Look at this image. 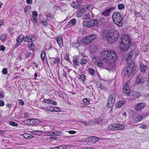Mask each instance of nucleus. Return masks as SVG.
<instances>
[{
	"instance_id": "1",
	"label": "nucleus",
	"mask_w": 149,
	"mask_h": 149,
	"mask_svg": "<svg viewBox=\"0 0 149 149\" xmlns=\"http://www.w3.org/2000/svg\"><path fill=\"white\" fill-rule=\"evenodd\" d=\"M101 58L105 63H111L117 61L118 57L115 50H107L102 51L100 54Z\"/></svg>"
},
{
	"instance_id": "2",
	"label": "nucleus",
	"mask_w": 149,
	"mask_h": 149,
	"mask_svg": "<svg viewBox=\"0 0 149 149\" xmlns=\"http://www.w3.org/2000/svg\"><path fill=\"white\" fill-rule=\"evenodd\" d=\"M101 38L103 39H107L108 42L110 44L115 42L118 37V33L117 31L110 32L106 31H102L100 34Z\"/></svg>"
},
{
	"instance_id": "3",
	"label": "nucleus",
	"mask_w": 149,
	"mask_h": 149,
	"mask_svg": "<svg viewBox=\"0 0 149 149\" xmlns=\"http://www.w3.org/2000/svg\"><path fill=\"white\" fill-rule=\"evenodd\" d=\"M131 53L132 52H129L127 60V66L126 68V73H125V74L127 77H129L132 74L135 65L134 62L132 61L131 58L132 57V55L131 54Z\"/></svg>"
},
{
	"instance_id": "4",
	"label": "nucleus",
	"mask_w": 149,
	"mask_h": 149,
	"mask_svg": "<svg viewBox=\"0 0 149 149\" xmlns=\"http://www.w3.org/2000/svg\"><path fill=\"white\" fill-rule=\"evenodd\" d=\"M121 40V43L120 46V50L122 51L128 50L131 43L130 37L126 35H123Z\"/></svg>"
},
{
	"instance_id": "5",
	"label": "nucleus",
	"mask_w": 149,
	"mask_h": 149,
	"mask_svg": "<svg viewBox=\"0 0 149 149\" xmlns=\"http://www.w3.org/2000/svg\"><path fill=\"white\" fill-rule=\"evenodd\" d=\"M114 23L118 26L122 27L123 25V19L121 14L118 12L114 13L112 15Z\"/></svg>"
},
{
	"instance_id": "6",
	"label": "nucleus",
	"mask_w": 149,
	"mask_h": 149,
	"mask_svg": "<svg viewBox=\"0 0 149 149\" xmlns=\"http://www.w3.org/2000/svg\"><path fill=\"white\" fill-rule=\"evenodd\" d=\"M97 38L96 35L92 34L86 36L81 40V42L85 44L88 45L92 42Z\"/></svg>"
},
{
	"instance_id": "7",
	"label": "nucleus",
	"mask_w": 149,
	"mask_h": 149,
	"mask_svg": "<svg viewBox=\"0 0 149 149\" xmlns=\"http://www.w3.org/2000/svg\"><path fill=\"white\" fill-rule=\"evenodd\" d=\"M124 127V125L117 123L114 124L109 126L107 127V129L109 130L114 131L123 129Z\"/></svg>"
},
{
	"instance_id": "8",
	"label": "nucleus",
	"mask_w": 149,
	"mask_h": 149,
	"mask_svg": "<svg viewBox=\"0 0 149 149\" xmlns=\"http://www.w3.org/2000/svg\"><path fill=\"white\" fill-rule=\"evenodd\" d=\"M100 21L97 20H92L90 21H84L83 25L85 26L91 27L97 26L99 23Z\"/></svg>"
},
{
	"instance_id": "9",
	"label": "nucleus",
	"mask_w": 149,
	"mask_h": 149,
	"mask_svg": "<svg viewBox=\"0 0 149 149\" xmlns=\"http://www.w3.org/2000/svg\"><path fill=\"white\" fill-rule=\"evenodd\" d=\"M116 99V95L114 94H110L107 101V106L109 107H112L115 103Z\"/></svg>"
},
{
	"instance_id": "10",
	"label": "nucleus",
	"mask_w": 149,
	"mask_h": 149,
	"mask_svg": "<svg viewBox=\"0 0 149 149\" xmlns=\"http://www.w3.org/2000/svg\"><path fill=\"white\" fill-rule=\"evenodd\" d=\"M146 80V78L143 74H139L136 78V82L138 84L144 83Z\"/></svg>"
},
{
	"instance_id": "11",
	"label": "nucleus",
	"mask_w": 149,
	"mask_h": 149,
	"mask_svg": "<svg viewBox=\"0 0 149 149\" xmlns=\"http://www.w3.org/2000/svg\"><path fill=\"white\" fill-rule=\"evenodd\" d=\"M130 89L129 86H128L127 83L126 82L124 85L123 92L124 95L126 96L129 95L130 93Z\"/></svg>"
},
{
	"instance_id": "12",
	"label": "nucleus",
	"mask_w": 149,
	"mask_h": 149,
	"mask_svg": "<svg viewBox=\"0 0 149 149\" xmlns=\"http://www.w3.org/2000/svg\"><path fill=\"white\" fill-rule=\"evenodd\" d=\"M92 61L96 65L99 67H101L103 65V63L97 57L93 58Z\"/></svg>"
},
{
	"instance_id": "13",
	"label": "nucleus",
	"mask_w": 149,
	"mask_h": 149,
	"mask_svg": "<svg viewBox=\"0 0 149 149\" xmlns=\"http://www.w3.org/2000/svg\"><path fill=\"white\" fill-rule=\"evenodd\" d=\"M146 106L145 103L144 102H141L138 103L136 106L135 109L137 111H138L144 108Z\"/></svg>"
},
{
	"instance_id": "14",
	"label": "nucleus",
	"mask_w": 149,
	"mask_h": 149,
	"mask_svg": "<svg viewBox=\"0 0 149 149\" xmlns=\"http://www.w3.org/2000/svg\"><path fill=\"white\" fill-rule=\"evenodd\" d=\"M115 9V7H112L109 8L107 9L104 11L102 12V15H104L105 16H109L110 12L113 10Z\"/></svg>"
},
{
	"instance_id": "15",
	"label": "nucleus",
	"mask_w": 149,
	"mask_h": 149,
	"mask_svg": "<svg viewBox=\"0 0 149 149\" xmlns=\"http://www.w3.org/2000/svg\"><path fill=\"white\" fill-rule=\"evenodd\" d=\"M24 39V36L22 34L20 35L16 40L17 43L15 45L16 47L18 46L22 42Z\"/></svg>"
},
{
	"instance_id": "16",
	"label": "nucleus",
	"mask_w": 149,
	"mask_h": 149,
	"mask_svg": "<svg viewBox=\"0 0 149 149\" xmlns=\"http://www.w3.org/2000/svg\"><path fill=\"white\" fill-rule=\"evenodd\" d=\"M139 64V68L141 72L143 74V73H145L147 69V67L146 65H144L141 63H140Z\"/></svg>"
},
{
	"instance_id": "17",
	"label": "nucleus",
	"mask_w": 149,
	"mask_h": 149,
	"mask_svg": "<svg viewBox=\"0 0 149 149\" xmlns=\"http://www.w3.org/2000/svg\"><path fill=\"white\" fill-rule=\"evenodd\" d=\"M143 116L140 115L139 113H136L135 114L133 118L136 121H139L143 119Z\"/></svg>"
},
{
	"instance_id": "18",
	"label": "nucleus",
	"mask_w": 149,
	"mask_h": 149,
	"mask_svg": "<svg viewBox=\"0 0 149 149\" xmlns=\"http://www.w3.org/2000/svg\"><path fill=\"white\" fill-rule=\"evenodd\" d=\"M52 100L48 99V100H43L45 103H47L49 104H52L54 105H57V103L55 101H53Z\"/></svg>"
},
{
	"instance_id": "19",
	"label": "nucleus",
	"mask_w": 149,
	"mask_h": 149,
	"mask_svg": "<svg viewBox=\"0 0 149 149\" xmlns=\"http://www.w3.org/2000/svg\"><path fill=\"white\" fill-rule=\"evenodd\" d=\"M85 6L83 7L82 8L80 9L78 13V15L79 16H81L83 14L85 11H86Z\"/></svg>"
},
{
	"instance_id": "20",
	"label": "nucleus",
	"mask_w": 149,
	"mask_h": 149,
	"mask_svg": "<svg viewBox=\"0 0 149 149\" xmlns=\"http://www.w3.org/2000/svg\"><path fill=\"white\" fill-rule=\"evenodd\" d=\"M125 102L124 101H120L116 103L115 104V107L117 109L120 108L123 105L125 104Z\"/></svg>"
},
{
	"instance_id": "21",
	"label": "nucleus",
	"mask_w": 149,
	"mask_h": 149,
	"mask_svg": "<svg viewBox=\"0 0 149 149\" xmlns=\"http://www.w3.org/2000/svg\"><path fill=\"white\" fill-rule=\"evenodd\" d=\"M32 40L31 38L28 36H24V41L25 42H32Z\"/></svg>"
},
{
	"instance_id": "22",
	"label": "nucleus",
	"mask_w": 149,
	"mask_h": 149,
	"mask_svg": "<svg viewBox=\"0 0 149 149\" xmlns=\"http://www.w3.org/2000/svg\"><path fill=\"white\" fill-rule=\"evenodd\" d=\"M31 123H32L31 125L38 124L40 122V120L37 119H31Z\"/></svg>"
},
{
	"instance_id": "23",
	"label": "nucleus",
	"mask_w": 149,
	"mask_h": 149,
	"mask_svg": "<svg viewBox=\"0 0 149 149\" xmlns=\"http://www.w3.org/2000/svg\"><path fill=\"white\" fill-rule=\"evenodd\" d=\"M56 41L58 44L60 46H61L63 45V41L62 37H60L57 39Z\"/></svg>"
},
{
	"instance_id": "24",
	"label": "nucleus",
	"mask_w": 149,
	"mask_h": 149,
	"mask_svg": "<svg viewBox=\"0 0 149 149\" xmlns=\"http://www.w3.org/2000/svg\"><path fill=\"white\" fill-rule=\"evenodd\" d=\"M60 60V58H53L51 59V61L52 62H53L55 64H57Z\"/></svg>"
},
{
	"instance_id": "25",
	"label": "nucleus",
	"mask_w": 149,
	"mask_h": 149,
	"mask_svg": "<svg viewBox=\"0 0 149 149\" xmlns=\"http://www.w3.org/2000/svg\"><path fill=\"white\" fill-rule=\"evenodd\" d=\"M24 137L26 139H32L34 137L33 136L28 134H23Z\"/></svg>"
},
{
	"instance_id": "26",
	"label": "nucleus",
	"mask_w": 149,
	"mask_h": 149,
	"mask_svg": "<svg viewBox=\"0 0 149 149\" xmlns=\"http://www.w3.org/2000/svg\"><path fill=\"white\" fill-rule=\"evenodd\" d=\"M28 47L29 48V50L33 51L35 48V47L34 44L31 43L30 44L28 45Z\"/></svg>"
},
{
	"instance_id": "27",
	"label": "nucleus",
	"mask_w": 149,
	"mask_h": 149,
	"mask_svg": "<svg viewBox=\"0 0 149 149\" xmlns=\"http://www.w3.org/2000/svg\"><path fill=\"white\" fill-rule=\"evenodd\" d=\"M31 19L32 22L34 24V25L36 26H37L38 25V23L37 21V20H38L37 18L31 17Z\"/></svg>"
},
{
	"instance_id": "28",
	"label": "nucleus",
	"mask_w": 149,
	"mask_h": 149,
	"mask_svg": "<svg viewBox=\"0 0 149 149\" xmlns=\"http://www.w3.org/2000/svg\"><path fill=\"white\" fill-rule=\"evenodd\" d=\"M34 55L31 52H26L25 54V58H28L29 57H32Z\"/></svg>"
},
{
	"instance_id": "29",
	"label": "nucleus",
	"mask_w": 149,
	"mask_h": 149,
	"mask_svg": "<svg viewBox=\"0 0 149 149\" xmlns=\"http://www.w3.org/2000/svg\"><path fill=\"white\" fill-rule=\"evenodd\" d=\"M86 9L87 11L88 10H91L92 9L94 6L92 5H88L86 6H85Z\"/></svg>"
},
{
	"instance_id": "30",
	"label": "nucleus",
	"mask_w": 149,
	"mask_h": 149,
	"mask_svg": "<svg viewBox=\"0 0 149 149\" xmlns=\"http://www.w3.org/2000/svg\"><path fill=\"white\" fill-rule=\"evenodd\" d=\"M31 9V7L30 6H28L25 8V13L27 14H29L30 10Z\"/></svg>"
},
{
	"instance_id": "31",
	"label": "nucleus",
	"mask_w": 149,
	"mask_h": 149,
	"mask_svg": "<svg viewBox=\"0 0 149 149\" xmlns=\"http://www.w3.org/2000/svg\"><path fill=\"white\" fill-rule=\"evenodd\" d=\"M7 37V35L6 34H2L0 37V40L1 41H4L6 40Z\"/></svg>"
},
{
	"instance_id": "32",
	"label": "nucleus",
	"mask_w": 149,
	"mask_h": 149,
	"mask_svg": "<svg viewBox=\"0 0 149 149\" xmlns=\"http://www.w3.org/2000/svg\"><path fill=\"white\" fill-rule=\"evenodd\" d=\"M41 57L43 61L44 59H45V58H46V53L45 51H43L41 52Z\"/></svg>"
},
{
	"instance_id": "33",
	"label": "nucleus",
	"mask_w": 149,
	"mask_h": 149,
	"mask_svg": "<svg viewBox=\"0 0 149 149\" xmlns=\"http://www.w3.org/2000/svg\"><path fill=\"white\" fill-rule=\"evenodd\" d=\"M88 72L89 73L92 75H93L95 73V70L91 68H89Z\"/></svg>"
},
{
	"instance_id": "34",
	"label": "nucleus",
	"mask_w": 149,
	"mask_h": 149,
	"mask_svg": "<svg viewBox=\"0 0 149 149\" xmlns=\"http://www.w3.org/2000/svg\"><path fill=\"white\" fill-rule=\"evenodd\" d=\"M45 133L46 135L47 136H52L54 135V132L50 131H46Z\"/></svg>"
},
{
	"instance_id": "35",
	"label": "nucleus",
	"mask_w": 149,
	"mask_h": 149,
	"mask_svg": "<svg viewBox=\"0 0 149 149\" xmlns=\"http://www.w3.org/2000/svg\"><path fill=\"white\" fill-rule=\"evenodd\" d=\"M9 124L11 126L15 127H17L18 125L17 123L12 121H9Z\"/></svg>"
},
{
	"instance_id": "36",
	"label": "nucleus",
	"mask_w": 149,
	"mask_h": 149,
	"mask_svg": "<svg viewBox=\"0 0 149 149\" xmlns=\"http://www.w3.org/2000/svg\"><path fill=\"white\" fill-rule=\"evenodd\" d=\"M54 136H60L63 133L61 132L56 131L54 132Z\"/></svg>"
},
{
	"instance_id": "37",
	"label": "nucleus",
	"mask_w": 149,
	"mask_h": 149,
	"mask_svg": "<svg viewBox=\"0 0 149 149\" xmlns=\"http://www.w3.org/2000/svg\"><path fill=\"white\" fill-rule=\"evenodd\" d=\"M24 122L27 125H31V119H27L24 121Z\"/></svg>"
},
{
	"instance_id": "38",
	"label": "nucleus",
	"mask_w": 149,
	"mask_h": 149,
	"mask_svg": "<svg viewBox=\"0 0 149 149\" xmlns=\"http://www.w3.org/2000/svg\"><path fill=\"white\" fill-rule=\"evenodd\" d=\"M76 19L75 18H73L70 21L69 23H71L73 25H74L76 24Z\"/></svg>"
},
{
	"instance_id": "39",
	"label": "nucleus",
	"mask_w": 149,
	"mask_h": 149,
	"mask_svg": "<svg viewBox=\"0 0 149 149\" xmlns=\"http://www.w3.org/2000/svg\"><path fill=\"white\" fill-rule=\"evenodd\" d=\"M87 62V60L85 59H81V62L80 64L81 65H83L85 64Z\"/></svg>"
},
{
	"instance_id": "40",
	"label": "nucleus",
	"mask_w": 149,
	"mask_h": 149,
	"mask_svg": "<svg viewBox=\"0 0 149 149\" xmlns=\"http://www.w3.org/2000/svg\"><path fill=\"white\" fill-rule=\"evenodd\" d=\"M23 116H22V118H27L29 117V115L27 113L25 112L23 113Z\"/></svg>"
},
{
	"instance_id": "41",
	"label": "nucleus",
	"mask_w": 149,
	"mask_h": 149,
	"mask_svg": "<svg viewBox=\"0 0 149 149\" xmlns=\"http://www.w3.org/2000/svg\"><path fill=\"white\" fill-rule=\"evenodd\" d=\"M118 7L119 9L123 10L124 9L125 6L123 4H119L118 6Z\"/></svg>"
},
{
	"instance_id": "42",
	"label": "nucleus",
	"mask_w": 149,
	"mask_h": 149,
	"mask_svg": "<svg viewBox=\"0 0 149 149\" xmlns=\"http://www.w3.org/2000/svg\"><path fill=\"white\" fill-rule=\"evenodd\" d=\"M53 107L51 106H49L47 107V110L48 111L53 112Z\"/></svg>"
},
{
	"instance_id": "43",
	"label": "nucleus",
	"mask_w": 149,
	"mask_h": 149,
	"mask_svg": "<svg viewBox=\"0 0 149 149\" xmlns=\"http://www.w3.org/2000/svg\"><path fill=\"white\" fill-rule=\"evenodd\" d=\"M59 109L58 107H53V112H58L59 111Z\"/></svg>"
},
{
	"instance_id": "44",
	"label": "nucleus",
	"mask_w": 149,
	"mask_h": 149,
	"mask_svg": "<svg viewBox=\"0 0 149 149\" xmlns=\"http://www.w3.org/2000/svg\"><path fill=\"white\" fill-rule=\"evenodd\" d=\"M90 17V15L88 14H86L84 15L83 17V18L85 19H87Z\"/></svg>"
},
{
	"instance_id": "45",
	"label": "nucleus",
	"mask_w": 149,
	"mask_h": 149,
	"mask_svg": "<svg viewBox=\"0 0 149 149\" xmlns=\"http://www.w3.org/2000/svg\"><path fill=\"white\" fill-rule=\"evenodd\" d=\"M42 133V132L41 131H34V133L36 135H40Z\"/></svg>"
},
{
	"instance_id": "46",
	"label": "nucleus",
	"mask_w": 149,
	"mask_h": 149,
	"mask_svg": "<svg viewBox=\"0 0 149 149\" xmlns=\"http://www.w3.org/2000/svg\"><path fill=\"white\" fill-rule=\"evenodd\" d=\"M33 17H34L35 18H37L36 17L38 15L36 11H33L32 13Z\"/></svg>"
},
{
	"instance_id": "47",
	"label": "nucleus",
	"mask_w": 149,
	"mask_h": 149,
	"mask_svg": "<svg viewBox=\"0 0 149 149\" xmlns=\"http://www.w3.org/2000/svg\"><path fill=\"white\" fill-rule=\"evenodd\" d=\"M73 62L75 65L78 66L79 65V61L76 60H74L73 61Z\"/></svg>"
},
{
	"instance_id": "48",
	"label": "nucleus",
	"mask_w": 149,
	"mask_h": 149,
	"mask_svg": "<svg viewBox=\"0 0 149 149\" xmlns=\"http://www.w3.org/2000/svg\"><path fill=\"white\" fill-rule=\"evenodd\" d=\"M66 146L65 145H61L58 146V149H65L66 148Z\"/></svg>"
},
{
	"instance_id": "49",
	"label": "nucleus",
	"mask_w": 149,
	"mask_h": 149,
	"mask_svg": "<svg viewBox=\"0 0 149 149\" xmlns=\"http://www.w3.org/2000/svg\"><path fill=\"white\" fill-rule=\"evenodd\" d=\"M2 72L3 74H6L8 72L7 69L6 68H4L2 70Z\"/></svg>"
},
{
	"instance_id": "50",
	"label": "nucleus",
	"mask_w": 149,
	"mask_h": 149,
	"mask_svg": "<svg viewBox=\"0 0 149 149\" xmlns=\"http://www.w3.org/2000/svg\"><path fill=\"white\" fill-rule=\"evenodd\" d=\"M83 101L86 105H88L89 104V101L87 99H84Z\"/></svg>"
},
{
	"instance_id": "51",
	"label": "nucleus",
	"mask_w": 149,
	"mask_h": 149,
	"mask_svg": "<svg viewBox=\"0 0 149 149\" xmlns=\"http://www.w3.org/2000/svg\"><path fill=\"white\" fill-rule=\"evenodd\" d=\"M72 6L74 8H76L78 7V4L76 3L73 2Z\"/></svg>"
},
{
	"instance_id": "52",
	"label": "nucleus",
	"mask_w": 149,
	"mask_h": 149,
	"mask_svg": "<svg viewBox=\"0 0 149 149\" xmlns=\"http://www.w3.org/2000/svg\"><path fill=\"white\" fill-rule=\"evenodd\" d=\"M58 94L59 96L61 97H63L64 96V93L62 91L58 92Z\"/></svg>"
},
{
	"instance_id": "53",
	"label": "nucleus",
	"mask_w": 149,
	"mask_h": 149,
	"mask_svg": "<svg viewBox=\"0 0 149 149\" xmlns=\"http://www.w3.org/2000/svg\"><path fill=\"white\" fill-rule=\"evenodd\" d=\"M41 23L45 26H47V21H41Z\"/></svg>"
},
{
	"instance_id": "54",
	"label": "nucleus",
	"mask_w": 149,
	"mask_h": 149,
	"mask_svg": "<svg viewBox=\"0 0 149 149\" xmlns=\"http://www.w3.org/2000/svg\"><path fill=\"white\" fill-rule=\"evenodd\" d=\"M18 101L20 105H23L24 104V102L23 100L21 99H19Z\"/></svg>"
},
{
	"instance_id": "55",
	"label": "nucleus",
	"mask_w": 149,
	"mask_h": 149,
	"mask_svg": "<svg viewBox=\"0 0 149 149\" xmlns=\"http://www.w3.org/2000/svg\"><path fill=\"white\" fill-rule=\"evenodd\" d=\"M80 77L82 81H84L85 78H86L85 76L83 74L81 75L80 76Z\"/></svg>"
},
{
	"instance_id": "56",
	"label": "nucleus",
	"mask_w": 149,
	"mask_h": 149,
	"mask_svg": "<svg viewBox=\"0 0 149 149\" xmlns=\"http://www.w3.org/2000/svg\"><path fill=\"white\" fill-rule=\"evenodd\" d=\"M53 18V17L51 13H49L47 15V19H52Z\"/></svg>"
},
{
	"instance_id": "57",
	"label": "nucleus",
	"mask_w": 149,
	"mask_h": 149,
	"mask_svg": "<svg viewBox=\"0 0 149 149\" xmlns=\"http://www.w3.org/2000/svg\"><path fill=\"white\" fill-rule=\"evenodd\" d=\"M91 139H92V140H95V142H97L98 140V138L97 137H96V136L92 137L91 138Z\"/></svg>"
},
{
	"instance_id": "58",
	"label": "nucleus",
	"mask_w": 149,
	"mask_h": 149,
	"mask_svg": "<svg viewBox=\"0 0 149 149\" xmlns=\"http://www.w3.org/2000/svg\"><path fill=\"white\" fill-rule=\"evenodd\" d=\"M87 123L88 124V125H93V124H94V122L93 121L91 120V121H90L87 122Z\"/></svg>"
},
{
	"instance_id": "59",
	"label": "nucleus",
	"mask_w": 149,
	"mask_h": 149,
	"mask_svg": "<svg viewBox=\"0 0 149 149\" xmlns=\"http://www.w3.org/2000/svg\"><path fill=\"white\" fill-rule=\"evenodd\" d=\"M81 123H83L85 125L87 126L88 125V124L87 123V122L86 121H80Z\"/></svg>"
},
{
	"instance_id": "60",
	"label": "nucleus",
	"mask_w": 149,
	"mask_h": 149,
	"mask_svg": "<svg viewBox=\"0 0 149 149\" xmlns=\"http://www.w3.org/2000/svg\"><path fill=\"white\" fill-rule=\"evenodd\" d=\"M4 105V103L3 101L2 100H0V106H3Z\"/></svg>"
},
{
	"instance_id": "61",
	"label": "nucleus",
	"mask_w": 149,
	"mask_h": 149,
	"mask_svg": "<svg viewBox=\"0 0 149 149\" xmlns=\"http://www.w3.org/2000/svg\"><path fill=\"white\" fill-rule=\"evenodd\" d=\"M26 2L28 4H31L32 3V0H27Z\"/></svg>"
},
{
	"instance_id": "62",
	"label": "nucleus",
	"mask_w": 149,
	"mask_h": 149,
	"mask_svg": "<svg viewBox=\"0 0 149 149\" xmlns=\"http://www.w3.org/2000/svg\"><path fill=\"white\" fill-rule=\"evenodd\" d=\"M5 47L1 45L0 46V50L3 51L5 50Z\"/></svg>"
},
{
	"instance_id": "63",
	"label": "nucleus",
	"mask_w": 149,
	"mask_h": 149,
	"mask_svg": "<svg viewBox=\"0 0 149 149\" xmlns=\"http://www.w3.org/2000/svg\"><path fill=\"white\" fill-rule=\"evenodd\" d=\"M57 137H56V136H51L50 137V139L51 140H56L57 139Z\"/></svg>"
},
{
	"instance_id": "64",
	"label": "nucleus",
	"mask_w": 149,
	"mask_h": 149,
	"mask_svg": "<svg viewBox=\"0 0 149 149\" xmlns=\"http://www.w3.org/2000/svg\"><path fill=\"white\" fill-rule=\"evenodd\" d=\"M98 85L99 87L101 89L102 88H103V85H102L100 83H99Z\"/></svg>"
}]
</instances>
